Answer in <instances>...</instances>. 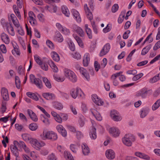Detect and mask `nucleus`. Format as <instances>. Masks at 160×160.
Here are the masks:
<instances>
[{"label":"nucleus","instance_id":"obj_1","mask_svg":"<svg viewBox=\"0 0 160 160\" xmlns=\"http://www.w3.org/2000/svg\"><path fill=\"white\" fill-rule=\"evenodd\" d=\"M64 75L71 82H74L77 81V78L73 72L68 69H65L64 70Z\"/></svg>","mask_w":160,"mask_h":160},{"label":"nucleus","instance_id":"obj_2","mask_svg":"<svg viewBox=\"0 0 160 160\" xmlns=\"http://www.w3.org/2000/svg\"><path fill=\"white\" fill-rule=\"evenodd\" d=\"M135 140L134 137L132 134H126L122 139L123 143L128 146H130L132 144V142Z\"/></svg>","mask_w":160,"mask_h":160},{"label":"nucleus","instance_id":"obj_3","mask_svg":"<svg viewBox=\"0 0 160 160\" xmlns=\"http://www.w3.org/2000/svg\"><path fill=\"white\" fill-rule=\"evenodd\" d=\"M13 144L14 145H11L10 146V148L13 154L17 157L18 156V147H19V144L18 142L17 141H14Z\"/></svg>","mask_w":160,"mask_h":160},{"label":"nucleus","instance_id":"obj_4","mask_svg":"<svg viewBox=\"0 0 160 160\" xmlns=\"http://www.w3.org/2000/svg\"><path fill=\"white\" fill-rule=\"evenodd\" d=\"M110 44L109 43L106 44L100 51L99 53L100 56L102 57L106 55L109 52L110 49Z\"/></svg>","mask_w":160,"mask_h":160},{"label":"nucleus","instance_id":"obj_5","mask_svg":"<svg viewBox=\"0 0 160 160\" xmlns=\"http://www.w3.org/2000/svg\"><path fill=\"white\" fill-rule=\"evenodd\" d=\"M111 116L115 121H118L121 119V117L118 115V112L115 110L111 111Z\"/></svg>","mask_w":160,"mask_h":160},{"label":"nucleus","instance_id":"obj_6","mask_svg":"<svg viewBox=\"0 0 160 160\" xmlns=\"http://www.w3.org/2000/svg\"><path fill=\"white\" fill-rule=\"evenodd\" d=\"M109 132L113 137H116L119 136L120 133L119 129L115 127L110 128L109 130Z\"/></svg>","mask_w":160,"mask_h":160},{"label":"nucleus","instance_id":"obj_7","mask_svg":"<svg viewBox=\"0 0 160 160\" xmlns=\"http://www.w3.org/2000/svg\"><path fill=\"white\" fill-rule=\"evenodd\" d=\"M148 91L145 88H143L140 90L137 93L135 96L136 97H139L141 96L142 98H146L147 96Z\"/></svg>","mask_w":160,"mask_h":160},{"label":"nucleus","instance_id":"obj_8","mask_svg":"<svg viewBox=\"0 0 160 160\" xmlns=\"http://www.w3.org/2000/svg\"><path fill=\"white\" fill-rule=\"evenodd\" d=\"M79 89L78 88H77L76 89L72 88L70 91V95L72 98H76L78 96L81 97L82 95L81 94H79Z\"/></svg>","mask_w":160,"mask_h":160},{"label":"nucleus","instance_id":"obj_9","mask_svg":"<svg viewBox=\"0 0 160 160\" xmlns=\"http://www.w3.org/2000/svg\"><path fill=\"white\" fill-rule=\"evenodd\" d=\"M84 9L87 18L90 20L91 21L93 19V15L89 8L88 7L87 4L84 5Z\"/></svg>","mask_w":160,"mask_h":160},{"label":"nucleus","instance_id":"obj_10","mask_svg":"<svg viewBox=\"0 0 160 160\" xmlns=\"http://www.w3.org/2000/svg\"><path fill=\"white\" fill-rule=\"evenodd\" d=\"M56 128L58 132L64 137L67 135V132L66 130L61 125H58L57 126Z\"/></svg>","mask_w":160,"mask_h":160},{"label":"nucleus","instance_id":"obj_11","mask_svg":"<svg viewBox=\"0 0 160 160\" xmlns=\"http://www.w3.org/2000/svg\"><path fill=\"white\" fill-rule=\"evenodd\" d=\"M47 139L52 141L55 140L58 138V136L56 133L53 132H48L47 133Z\"/></svg>","mask_w":160,"mask_h":160},{"label":"nucleus","instance_id":"obj_12","mask_svg":"<svg viewBox=\"0 0 160 160\" xmlns=\"http://www.w3.org/2000/svg\"><path fill=\"white\" fill-rule=\"evenodd\" d=\"M106 155L107 158L110 160L114 159L115 156L114 152L111 149L107 150L106 152Z\"/></svg>","mask_w":160,"mask_h":160},{"label":"nucleus","instance_id":"obj_13","mask_svg":"<svg viewBox=\"0 0 160 160\" xmlns=\"http://www.w3.org/2000/svg\"><path fill=\"white\" fill-rule=\"evenodd\" d=\"M90 111L92 114L94 116L97 120L99 121H100L102 119V117L98 111L93 109H91Z\"/></svg>","mask_w":160,"mask_h":160},{"label":"nucleus","instance_id":"obj_14","mask_svg":"<svg viewBox=\"0 0 160 160\" xmlns=\"http://www.w3.org/2000/svg\"><path fill=\"white\" fill-rule=\"evenodd\" d=\"M73 28L74 31H76L79 35L81 37H83L84 36V32L82 29L80 27L76 25L73 26Z\"/></svg>","mask_w":160,"mask_h":160},{"label":"nucleus","instance_id":"obj_15","mask_svg":"<svg viewBox=\"0 0 160 160\" xmlns=\"http://www.w3.org/2000/svg\"><path fill=\"white\" fill-rule=\"evenodd\" d=\"M28 113L30 118L34 122H37L38 120V118L37 116L31 110L28 109Z\"/></svg>","mask_w":160,"mask_h":160},{"label":"nucleus","instance_id":"obj_16","mask_svg":"<svg viewBox=\"0 0 160 160\" xmlns=\"http://www.w3.org/2000/svg\"><path fill=\"white\" fill-rule=\"evenodd\" d=\"M80 72L83 75L88 81L90 79V76L89 74L87 72V70L84 68L82 67L79 69Z\"/></svg>","mask_w":160,"mask_h":160},{"label":"nucleus","instance_id":"obj_17","mask_svg":"<svg viewBox=\"0 0 160 160\" xmlns=\"http://www.w3.org/2000/svg\"><path fill=\"white\" fill-rule=\"evenodd\" d=\"M92 99L93 101L97 105H102L103 104V102H101L96 95H93L92 96Z\"/></svg>","mask_w":160,"mask_h":160},{"label":"nucleus","instance_id":"obj_18","mask_svg":"<svg viewBox=\"0 0 160 160\" xmlns=\"http://www.w3.org/2000/svg\"><path fill=\"white\" fill-rule=\"evenodd\" d=\"M2 40L6 44H8L10 42V39L8 36L5 33H2L1 35Z\"/></svg>","mask_w":160,"mask_h":160},{"label":"nucleus","instance_id":"obj_19","mask_svg":"<svg viewBox=\"0 0 160 160\" xmlns=\"http://www.w3.org/2000/svg\"><path fill=\"white\" fill-rule=\"evenodd\" d=\"M89 135L92 139H95L97 138L96 133V129L93 126H92L90 132H89Z\"/></svg>","mask_w":160,"mask_h":160},{"label":"nucleus","instance_id":"obj_20","mask_svg":"<svg viewBox=\"0 0 160 160\" xmlns=\"http://www.w3.org/2000/svg\"><path fill=\"white\" fill-rule=\"evenodd\" d=\"M30 141V142L32 145L33 147H35L38 148L42 146L41 144L38 141V140L32 138Z\"/></svg>","mask_w":160,"mask_h":160},{"label":"nucleus","instance_id":"obj_21","mask_svg":"<svg viewBox=\"0 0 160 160\" xmlns=\"http://www.w3.org/2000/svg\"><path fill=\"white\" fill-rule=\"evenodd\" d=\"M89 61V55L88 53H86L84 55L83 59V66H87Z\"/></svg>","mask_w":160,"mask_h":160},{"label":"nucleus","instance_id":"obj_22","mask_svg":"<svg viewBox=\"0 0 160 160\" xmlns=\"http://www.w3.org/2000/svg\"><path fill=\"white\" fill-rule=\"evenodd\" d=\"M32 83L34 84L38 88L40 89L42 88V82L41 80L39 78H37Z\"/></svg>","mask_w":160,"mask_h":160},{"label":"nucleus","instance_id":"obj_23","mask_svg":"<svg viewBox=\"0 0 160 160\" xmlns=\"http://www.w3.org/2000/svg\"><path fill=\"white\" fill-rule=\"evenodd\" d=\"M148 113V109L147 108H143L140 112V116L142 118L145 117Z\"/></svg>","mask_w":160,"mask_h":160},{"label":"nucleus","instance_id":"obj_24","mask_svg":"<svg viewBox=\"0 0 160 160\" xmlns=\"http://www.w3.org/2000/svg\"><path fill=\"white\" fill-rule=\"evenodd\" d=\"M82 152L83 154L85 155H87L90 152L89 148L87 145L83 144L82 146Z\"/></svg>","mask_w":160,"mask_h":160},{"label":"nucleus","instance_id":"obj_25","mask_svg":"<svg viewBox=\"0 0 160 160\" xmlns=\"http://www.w3.org/2000/svg\"><path fill=\"white\" fill-rule=\"evenodd\" d=\"M48 63L54 72H58V68L53 61L52 60L48 61Z\"/></svg>","mask_w":160,"mask_h":160},{"label":"nucleus","instance_id":"obj_26","mask_svg":"<svg viewBox=\"0 0 160 160\" xmlns=\"http://www.w3.org/2000/svg\"><path fill=\"white\" fill-rule=\"evenodd\" d=\"M73 37L77 42L78 45L81 47H83V43L81 39L75 34L73 35Z\"/></svg>","mask_w":160,"mask_h":160},{"label":"nucleus","instance_id":"obj_27","mask_svg":"<svg viewBox=\"0 0 160 160\" xmlns=\"http://www.w3.org/2000/svg\"><path fill=\"white\" fill-rule=\"evenodd\" d=\"M135 155L137 157L149 160L150 158L148 155L140 152H136L135 153Z\"/></svg>","mask_w":160,"mask_h":160},{"label":"nucleus","instance_id":"obj_28","mask_svg":"<svg viewBox=\"0 0 160 160\" xmlns=\"http://www.w3.org/2000/svg\"><path fill=\"white\" fill-rule=\"evenodd\" d=\"M73 15L78 22H80L81 21V19L78 11L75 10H73Z\"/></svg>","mask_w":160,"mask_h":160},{"label":"nucleus","instance_id":"obj_29","mask_svg":"<svg viewBox=\"0 0 160 160\" xmlns=\"http://www.w3.org/2000/svg\"><path fill=\"white\" fill-rule=\"evenodd\" d=\"M152 47L151 44H149L144 48L142 50L141 52L142 55H144L146 54L149 51Z\"/></svg>","mask_w":160,"mask_h":160},{"label":"nucleus","instance_id":"obj_30","mask_svg":"<svg viewBox=\"0 0 160 160\" xmlns=\"http://www.w3.org/2000/svg\"><path fill=\"white\" fill-rule=\"evenodd\" d=\"M26 94L28 97L36 101L38 100V97L34 93L29 92H27L26 93Z\"/></svg>","mask_w":160,"mask_h":160},{"label":"nucleus","instance_id":"obj_31","mask_svg":"<svg viewBox=\"0 0 160 160\" xmlns=\"http://www.w3.org/2000/svg\"><path fill=\"white\" fill-rule=\"evenodd\" d=\"M52 57L53 60L56 62H58L60 60L59 55L57 53L55 52H52Z\"/></svg>","mask_w":160,"mask_h":160},{"label":"nucleus","instance_id":"obj_32","mask_svg":"<svg viewBox=\"0 0 160 160\" xmlns=\"http://www.w3.org/2000/svg\"><path fill=\"white\" fill-rule=\"evenodd\" d=\"M160 79V73L156 76H154L152 78L150 79V82L153 83L156 82L158 81Z\"/></svg>","mask_w":160,"mask_h":160},{"label":"nucleus","instance_id":"obj_33","mask_svg":"<svg viewBox=\"0 0 160 160\" xmlns=\"http://www.w3.org/2000/svg\"><path fill=\"white\" fill-rule=\"evenodd\" d=\"M64 157L67 160H74L71 154L67 151H65L64 152Z\"/></svg>","mask_w":160,"mask_h":160},{"label":"nucleus","instance_id":"obj_34","mask_svg":"<svg viewBox=\"0 0 160 160\" xmlns=\"http://www.w3.org/2000/svg\"><path fill=\"white\" fill-rule=\"evenodd\" d=\"M7 29L8 32L12 36L14 35V29L11 24L10 23L9 26H8L7 27Z\"/></svg>","mask_w":160,"mask_h":160},{"label":"nucleus","instance_id":"obj_35","mask_svg":"<svg viewBox=\"0 0 160 160\" xmlns=\"http://www.w3.org/2000/svg\"><path fill=\"white\" fill-rule=\"evenodd\" d=\"M42 79L46 86L49 88H51L52 87L51 84L49 80L45 77H43Z\"/></svg>","mask_w":160,"mask_h":160},{"label":"nucleus","instance_id":"obj_36","mask_svg":"<svg viewBox=\"0 0 160 160\" xmlns=\"http://www.w3.org/2000/svg\"><path fill=\"white\" fill-rule=\"evenodd\" d=\"M53 106L55 108L58 110L62 109L63 108L62 105L61 103L58 102H54Z\"/></svg>","mask_w":160,"mask_h":160},{"label":"nucleus","instance_id":"obj_37","mask_svg":"<svg viewBox=\"0 0 160 160\" xmlns=\"http://www.w3.org/2000/svg\"><path fill=\"white\" fill-rule=\"evenodd\" d=\"M29 129L32 131L36 130L38 128V126L37 123H32L29 125Z\"/></svg>","mask_w":160,"mask_h":160},{"label":"nucleus","instance_id":"obj_38","mask_svg":"<svg viewBox=\"0 0 160 160\" xmlns=\"http://www.w3.org/2000/svg\"><path fill=\"white\" fill-rule=\"evenodd\" d=\"M62 12L63 14L67 17H69V13L67 7L65 6H62Z\"/></svg>","mask_w":160,"mask_h":160},{"label":"nucleus","instance_id":"obj_39","mask_svg":"<svg viewBox=\"0 0 160 160\" xmlns=\"http://www.w3.org/2000/svg\"><path fill=\"white\" fill-rule=\"evenodd\" d=\"M160 106V99H158L154 104L152 107V109L153 111L157 109Z\"/></svg>","mask_w":160,"mask_h":160},{"label":"nucleus","instance_id":"obj_40","mask_svg":"<svg viewBox=\"0 0 160 160\" xmlns=\"http://www.w3.org/2000/svg\"><path fill=\"white\" fill-rule=\"evenodd\" d=\"M22 137L23 139L26 142H30L31 140V139H32V138H31L30 135L27 134H22Z\"/></svg>","mask_w":160,"mask_h":160},{"label":"nucleus","instance_id":"obj_41","mask_svg":"<svg viewBox=\"0 0 160 160\" xmlns=\"http://www.w3.org/2000/svg\"><path fill=\"white\" fill-rule=\"evenodd\" d=\"M34 58L35 61L39 65H42V63L41 59L38 55H36L34 56Z\"/></svg>","mask_w":160,"mask_h":160},{"label":"nucleus","instance_id":"obj_42","mask_svg":"<svg viewBox=\"0 0 160 160\" xmlns=\"http://www.w3.org/2000/svg\"><path fill=\"white\" fill-rule=\"evenodd\" d=\"M15 84L17 88L19 89L20 87V81L18 77L16 76L15 78Z\"/></svg>","mask_w":160,"mask_h":160},{"label":"nucleus","instance_id":"obj_43","mask_svg":"<svg viewBox=\"0 0 160 160\" xmlns=\"http://www.w3.org/2000/svg\"><path fill=\"white\" fill-rule=\"evenodd\" d=\"M53 77L54 79L58 82H62L63 81L65 80V78H64L59 77L57 75H54L53 76Z\"/></svg>","mask_w":160,"mask_h":160},{"label":"nucleus","instance_id":"obj_44","mask_svg":"<svg viewBox=\"0 0 160 160\" xmlns=\"http://www.w3.org/2000/svg\"><path fill=\"white\" fill-rule=\"evenodd\" d=\"M77 147V146L75 145L72 144L70 146V148L73 152L76 153L78 150Z\"/></svg>","mask_w":160,"mask_h":160},{"label":"nucleus","instance_id":"obj_45","mask_svg":"<svg viewBox=\"0 0 160 160\" xmlns=\"http://www.w3.org/2000/svg\"><path fill=\"white\" fill-rule=\"evenodd\" d=\"M136 49H134L132 50L129 53L126 58V60L128 62H129L131 59V57L133 53L135 52Z\"/></svg>","mask_w":160,"mask_h":160},{"label":"nucleus","instance_id":"obj_46","mask_svg":"<svg viewBox=\"0 0 160 160\" xmlns=\"http://www.w3.org/2000/svg\"><path fill=\"white\" fill-rule=\"evenodd\" d=\"M118 5L117 4H114L112 7V11L113 12H116L118 9Z\"/></svg>","mask_w":160,"mask_h":160},{"label":"nucleus","instance_id":"obj_47","mask_svg":"<svg viewBox=\"0 0 160 160\" xmlns=\"http://www.w3.org/2000/svg\"><path fill=\"white\" fill-rule=\"evenodd\" d=\"M46 43L48 47L51 49H53L54 48V45L52 42L49 40H47Z\"/></svg>","mask_w":160,"mask_h":160},{"label":"nucleus","instance_id":"obj_48","mask_svg":"<svg viewBox=\"0 0 160 160\" xmlns=\"http://www.w3.org/2000/svg\"><path fill=\"white\" fill-rule=\"evenodd\" d=\"M111 29V26L109 24L107 25V27L104 28L103 31L104 33H106L109 32Z\"/></svg>","mask_w":160,"mask_h":160},{"label":"nucleus","instance_id":"obj_49","mask_svg":"<svg viewBox=\"0 0 160 160\" xmlns=\"http://www.w3.org/2000/svg\"><path fill=\"white\" fill-rule=\"evenodd\" d=\"M1 94L2 96L8 94V90L4 88H2L1 90Z\"/></svg>","mask_w":160,"mask_h":160},{"label":"nucleus","instance_id":"obj_50","mask_svg":"<svg viewBox=\"0 0 160 160\" xmlns=\"http://www.w3.org/2000/svg\"><path fill=\"white\" fill-rule=\"evenodd\" d=\"M48 132L44 131L42 134L40 135L41 138L43 140H46L47 139V133Z\"/></svg>","mask_w":160,"mask_h":160},{"label":"nucleus","instance_id":"obj_51","mask_svg":"<svg viewBox=\"0 0 160 160\" xmlns=\"http://www.w3.org/2000/svg\"><path fill=\"white\" fill-rule=\"evenodd\" d=\"M42 69L45 71H47L48 69V66L47 64L44 63H42V65H40Z\"/></svg>","mask_w":160,"mask_h":160},{"label":"nucleus","instance_id":"obj_52","mask_svg":"<svg viewBox=\"0 0 160 160\" xmlns=\"http://www.w3.org/2000/svg\"><path fill=\"white\" fill-rule=\"evenodd\" d=\"M16 128L19 131H21L23 128V126L21 125L16 123L15 125Z\"/></svg>","mask_w":160,"mask_h":160},{"label":"nucleus","instance_id":"obj_53","mask_svg":"<svg viewBox=\"0 0 160 160\" xmlns=\"http://www.w3.org/2000/svg\"><path fill=\"white\" fill-rule=\"evenodd\" d=\"M159 48H160V40L156 43L153 49L154 50L156 51Z\"/></svg>","mask_w":160,"mask_h":160},{"label":"nucleus","instance_id":"obj_54","mask_svg":"<svg viewBox=\"0 0 160 160\" xmlns=\"http://www.w3.org/2000/svg\"><path fill=\"white\" fill-rule=\"evenodd\" d=\"M14 50H12V52L13 54H16L18 55H20V51L18 50V49L17 48H15L14 47Z\"/></svg>","mask_w":160,"mask_h":160},{"label":"nucleus","instance_id":"obj_55","mask_svg":"<svg viewBox=\"0 0 160 160\" xmlns=\"http://www.w3.org/2000/svg\"><path fill=\"white\" fill-rule=\"evenodd\" d=\"M48 160H56V158L55 155L53 153L49 155L48 156Z\"/></svg>","mask_w":160,"mask_h":160},{"label":"nucleus","instance_id":"obj_56","mask_svg":"<svg viewBox=\"0 0 160 160\" xmlns=\"http://www.w3.org/2000/svg\"><path fill=\"white\" fill-rule=\"evenodd\" d=\"M102 63L101 64V67L102 68H104L106 65L107 63V60L106 58H103L102 60Z\"/></svg>","mask_w":160,"mask_h":160},{"label":"nucleus","instance_id":"obj_57","mask_svg":"<svg viewBox=\"0 0 160 160\" xmlns=\"http://www.w3.org/2000/svg\"><path fill=\"white\" fill-rule=\"evenodd\" d=\"M0 49L3 53H5L6 52L7 50L6 47L4 45H1L0 46Z\"/></svg>","mask_w":160,"mask_h":160},{"label":"nucleus","instance_id":"obj_58","mask_svg":"<svg viewBox=\"0 0 160 160\" xmlns=\"http://www.w3.org/2000/svg\"><path fill=\"white\" fill-rule=\"evenodd\" d=\"M94 67L95 70L97 72L100 69V66L97 61H95L94 62Z\"/></svg>","mask_w":160,"mask_h":160},{"label":"nucleus","instance_id":"obj_59","mask_svg":"<svg viewBox=\"0 0 160 160\" xmlns=\"http://www.w3.org/2000/svg\"><path fill=\"white\" fill-rule=\"evenodd\" d=\"M86 32L88 38L89 39H92V35L91 29H90L87 30V31H86Z\"/></svg>","mask_w":160,"mask_h":160},{"label":"nucleus","instance_id":"obj_60","mask_svg":"<svg viewBox=\"0 0 160 160\" xmlns=\"http://www.w3.org/2000/svg\"><path fill=\"white\" fill-rule=\"evenodd\" d=\"M55 119L57 122L59 123H61L62 122V119L61 117L59 115L57 116L55 118Z\"/></svg>","mask_w":160,"mask_h":160},{"label":"nucleus","instance_id":"obj_61","mask_svg":"<svg viewBox=\"0 0 160 160\" xmlns=\"http://www.w3.org/2000/svg\"><path fill=\"white\" fill-rule=\"evenodd\" d=\"M148 61L147 60H145V61H142L141 62H140L138 63L137 64V65L138 66H139V67L144 66V65H146V64H147L148 63Z\"/></svg>","mask_w":160,"mask_h":160},{"label":"nucleus","instance_id":"obj_62","mask_svg":"<svg viewBox=\"0 0 160 160\" xmlns=\"http://www.w3.org/2000/svg\"><path fill=\"white\" fill-rule=\"evenodd\" d=\"M69 45L71 51H74L75 50V46L73 43L70 42V43H69Z\"/></svg>","mask_w":160,"mask_h":160},{"label":"nucleus","instance_id":"obj_63","mask_svg":"<svg viewBox=\"0 0 160 160\" xmlns=\"http://www.w3.org/2000/svg\"><path fill=\"white\" fill-rule=\"evenodd\" d=\"M73 58L78 60L80 59L81 55L79 53L76 52L73 54Z\"/></svg>","mask_w":160,"mask_h":160},{"label":"nucleus","instance_id":"obj_64","mask_svg":"<svg viewBox=\"0 0 160 160\" xmlns=\"http://www.w3.org/2000/svg\"><path fill=\"white\" fill-rule=\"evenodd\" d=\"M38 18L40 21L42 22L44 20V16L42 13L38 14Z\"/></svg>","mask_w":160,"mask_h":160}]
</instances>
